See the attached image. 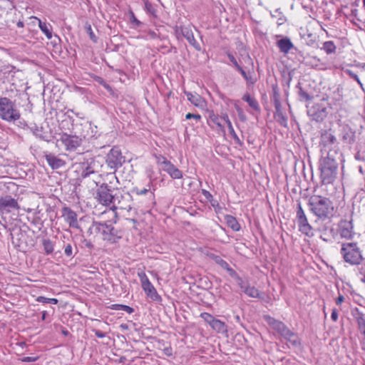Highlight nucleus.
<instances>
[{
    "label": "nucleus",
    "instance_id": "obj_1",
    "mask_svg": "<svg viewBox=\"0 0 365 365\" xmlns=\"http://www.w3.org/2000/svg\"><path fill=\"white\" fill-rule=\"evenodd\" d=\"M300 100L306 101L307 115L312 120L322 122L327 116L326 105L331 106L329 97L327 93H319V95H311L314 93H299Z\"/></svg>",
    "mask_w": 365,
    "mask_h": 365
},
{
    "label": "nucleus",
    "instance_id": "obj_2",
    "mask_svg": "<svg viewBox=\"0 0 365 365\" xmlns=\"http://www.w3.org/2000/svg\"><path fill=\"white\" fill-rule=\"evenodd\" d=\"M88 234L98 237L108 244H115L123 237V232L116 229L110 221H93L88 230Z\"/></svg>",
    "mask_w": 365,
    "mask_h": 365
},
{
    "label": "nucleus",
    "instance_id": "obj_3",
    "mask_svg": "<svg viewBox=\"0 0 365 365\" xmlns=\"http://www.w3.org/2000/svg\"><path fill=\"white\" fill-rule=\"evenodd\" d=\"M308 205L311 212L319 220H326L334 215L333 203L328 197L312 195L309 199Z\"/></svg>",
    "mask_w": 365,
    "mask_h": 365
},
{
    "label": "nucleus",
    "instance_id": "obj_4",
    "mask_svg": "<svg viewBox=\"0 0 365 365\" xmlns=\"http://www.w3.org/2000/svg\"><path fill=\"white\" fill-rule=\"evenodd\" d=\"M339 163L331 152L322 157L319 162L320 178L323 185L332 184L337 178Z\"/></svg>",
    "mask_w": 365,
    "mask_h": 365
},
{
    "label": "nucleus",
    "instance_id": "obj_5",
    "mask_svg": "<svg viewBox=\"0 0 365 365\" xmlns=\"http://www.w3.org/2000/svg\"><path fill=\"white\" fill-rule=\"evenodd\" d=\"M340 254L344 261L352 266L360 265L365 259L362 250L356 242L342 243Z\"/></svg>",
    "mask_w": 365,
    "mask_h": 365
},
{
    "label": "nucleus",
    "instance_id": "obj_6",
    "mask_svg": "<svg viewBox=\"0 0 365 365\" xmlns=\"http://www.w3.org/2000/svg\"><path fill=\"white\" fill-rule=\"evenodd\" d=\"M81 171V178H86L91 175L97 174L103 166L101 162L96 157L84 155L77 163Z\"/></svg>",
    "mask_w": 365,
    "mask_h": 365
},
{
    "label": "nucleus",
    "instance_id": "obj_7",
    "mask_svg": "<svg viewBox=\"0 0 365 365\" xmlns=\"http://www.w3.org/2000/svg\"><path fill=\"white\" fill-rule=\"evenodd\" d=\"M0 117L7 121H14L20 118L19 111L14 108L13 103L7 98H0Z\"/></svg>",
    "mask_w": 365,
    "mask_h": 365
},
{
    "label": "nucleus",
    "instance_id": "obj_8",
    "mask_svg": "<svg viewBox=\"0 0 365 365\" xmlns=\"http://www.w3.org/2000/svg\"><path fill=\"white\" fill-rule=\"evenodd\" d=\"M113 190L106 183H103L96 190L95 198L103 205H113L115 202V193H113Z\"/></svg>",
    "mask_w": 365,
    "mask_h": 365
},
{
    "label": "nucleus",
    "instance_id": "obj_9",
    "mask_svg": "<svg viewBox=\"0 0 365 365\" xmlns=\"http://www.w3.org/2000/svg\"><path fill=\"white\" fill-rule=\"evenodd\" d=\"M125 157L122 155L121 150L118 147L114 146L106 157V163L108 168L114 172L121 167L125 163Z\"/></svg>",
    "mask_w": 365,
    "mask_h": 365
},
{
    "label": "nucleus",
    "instance_id": "obj_10",
    "mask_svg": "<svg viewBox=\"0 0 365 365\" xmlns=\"http://www.w3.org/2000/svg\"><path fill=\"white\" fill-rule=\"evenodd\" d=\"M296 218L299 227V230L304 235L308 237H312L314 235L312 232L313 228L311 225L309 223L307 217L304 213V210L301 205L300 202L297 203V211H296Z\"/></svg>",
    "mask_w": 365,
    "mask_h": 365
},
{
    "label": "nucleus",
    "instance_id": "obj_11",
    "mask_svg": "<svg viewBox=\"0 0 365 365\" xmlns=\"http://www.w3.org/2000/svg\"><path fill=\"white\" fill-rule=\"evenodd\" d=\"M353 211H350V215L348 217L345 216L346 218H343L339 222V232L341 238L351 240L355 235L353 225Z\"/></svg>",
    "mask_w": 365,
    "mask_h": 365
},
{
    "label": "nucleus",
    "instance_id": "obj_12",
    "mask_svg": "<svg viewBox=\"0 0 365 365\" xmlns=\"http://www.w3.org/2000/svg\"><path fill=\"white\" fill-rule=\"evenodd\" d=\"M115 209L125 210L130 211L133 207V197L130 192H115V202L113 203Z\"/></svg>",
    "mask_w": 365,
    "mask_h": 365
},
{
    "label": "nucleus",
    "instance_id": "obj_13",
    "mask_svg": "<svg viewBox=\"0 0 365 365\" xmlns=\"http://www.w3.org/2000/svg\"><path fill=\"white\" fill-rule=\"evenodd\" d=\"M11 242L19 250L26 249L29 247L27 242L28 235L20 227H14L11 231Z\"/></svg>",
    "mask_w": 365,
    "mask_h": 365
},
{
    "label": "nucleus",
    "instance_id": "obj_14",
    "mask_svg": "<svg viewBox=\"0 0 365 365\" xmlns=\"http://www.w3.org/2000/svg\"><path fill=\"white\" fill-rule=\"evenodd\" d=\"M83 138L81 135L78 136L64 133L61 135L60 140L64 145L67 151L72 152L76 151L81 145Z\"/></svg>",
    "mask_w": 365,
    "mask_h": 365
},
{
    "label": "nucleus",
    "instance_id": "obj_15",
    "mask_svg": "<svg viewBox=\"0 0 365 365\" xmlns=\"http://www.w3.org/2000/svg\"><path fill=\"white\" fill-rule=\"evenodd\" d=\"M138 276L140 279L142 288L145 292L147 297H150L152 300L155 302L161 301V297L158 294L155 288L150 282L145 273H139Z\"/></svg>",
    "mask_w": 365,
    "mask_h": 365
},
{
    "label": "nucleus",
    "instance_id": "obj_16",
    "mask_svg": "<svg viewBox=\"0 0 365 365\" xmlns=\"http://www.w3.org/2000/svg\"><path fill=\"white\" fill-rule=\"evenodd\" d=\"M19 209L20 206L16 199L9 195L0 197V215L9 214Z\"/></svg>",
    "mask_w": 365,
    "mask_h": 365
},
{
    "label": "nucleus",
    "instance_id": "obj_17",
    "mask_svg": "<svg viewBox=\"0 0 365 365\" xmlns=\"http://www.w3.org/2000/svg\"><path fill=\"white\" fill-rule=\"evenodd\" d=\"M340 133L341 141L346 145H352L356 141V132L347 124L340 125Z\"/></svg>",
    "mask_w": 365,
    "mask_h": 365
},
{
    "label": "nucleus",
    "instance_id": "obj_18",
    "mask_svg": "<svg viewBox=\"0 0 365 365\" xmlns=\"http://www.w3.org/2000/svg\"><path fill=\"white\" fill-rule=\"evenodd\" d=\"M265 319L268 324L277 331V333H279L282 337L284 338L285 336L290 335L292 330H290L283 322L269 316L266 317Z\"/></svg>",
    "mask_w": 365,
    "mask_h": 365
},
{
    "label": "nucleus",
    "instance_id": "obj_19",
    "mask_svg": "<svg viewBox=\"0 0 365 365\" xmlns=\"http://www.w3.org/2000/svg\"><path fill=\"white\" fill-rule=\"evenodd\" d=\"M163 160L160 163L163 165V170L167 172L173 179H181L182 173L176 168L170 160L162 157Z\"/></svg>",
    "mask_w": 365,
    "mask_h": 365
},
{
    "label": "nucleus",
    "instance_id": "obj_20",
    "mask_svg": "<svg viewBox=\"0 0 365 365\" xmlns=\"http://www.w3.org/2000/svg\"><path fill=\"white\" fill-rule=\"evenodd\" d=\"M79 126L81 127L82 131L81 132V135L83 139H96L100 135V134L98 133L97 126L93 125L90 122H84L83 123H81Z\"/></svg>",
    "mask_w": 365,
    "mask_h": 365
},
{
    "label": "nucleus",
    "instance_id": "obj_21",
    "mask_svg": "<svg viewBox=\"0 0 365 365\" xmlns=\"http://www.w3.org/2000/svg\"><path fill=\"white\" fill-rule=\"evenodd\" d=\"M62 217L71 227L78 228L77 220L78 215L75 211L68 207H64L62 209Z\"/></svg>",
    "mask_w": 365,
    "mask_h": 365
},
{
    "label": "nucleus",
    "instance_id": "obj_22",
    "mask_svg": "<svg viewBox=\"0 0 365 365\" xmlns=\"http://www.w3.org/2000/svg\"><path fill=\"white\" fill-rule=\"evenodd\" d=\"M187 100L195 106L204 109L207 107V102L205 98L202 97L198 93H186Z\"/></svg>",
    "mask_w": 365,
    "mask_h": 365
},
{
    "label": "nucleus",
    "instance_id": "obj_23",
    "mask_svg": "<svg viewBox=\"0 0 365 365\" xmlns=\"http://www.w3.org/2000/svg\"><path fill=\"white\" fill-rule=\"evenodd\" d=\"M44 157L48 165L53 170L61 168L66 165V162L63 160L56 157L53 153H46Z\"/></svg>",
    "mask_w": 365,
    "mask_h": 365
},
{
    "label": "nucleus",
    "instance_id": "obj_24",
    "mask_svg": "<svg viewBox=\"0 0 365 365\" xmlns=\"http://www.w3.org/2000/svg\"><path fill=\"white\" fill-rule=\"evenodd\" d=\"M181 34L197 51H200L201 47L195 40L192 30L189 27L182 26L180 28Z\"/></svg>",
    "mask_w": 365,
    "mask_h": 365
},
{
    "label": "nucleus",
    "instance_id": "obj_25",
    "mask_svg": "<svg viewBox=\"0 0 365 365\" xmlns=\"http://www.w3.org/2000/svg\"><path fill=\"white\" fill-rule=\"evenodd\" d=\"M336 141V138L334 135L331 133V129L322 130L320 135V143L322 145L327 147L334 144Z\"/></svg>",
    "mask_w": 365,
    "mask_h": 365
},
{
    "label": "nucleus",
    "instance_id": "obj_26",
    "mask_svg": "<svg viewBox=\"0 0 365 365\" xmlns=\"http://www.w3.org/2000/svg\"><path fill=\"white\" fill-rule=\"evenodd\" d=\"M352 316L356 322L360 332L365 330V316L359 308H354L351 312Z\"/></svg>",
    "mask_w": 365,
    "mask_h": 365
},
{
    "label": "nucleus",
    "instance_id": "obj_27",
    "mask_svg": "<svg viewBox=\"0 0 365 365\" xmlns=\"http://www.w3.org/2000/svg\"><path fill=\"white\" fill-rule=\"evenodd\" d=\"M34 135L36 137L46 141L49 142L51 140V133L43 129L42 126H38L34 125V126L30 128Z\"/></svg>",
    "mask_w": 365,
    "mask_h": 365
},
{
    "label": "nucleus",
    "instance_id": "obj_28",
    "mask_svg": "<svg viewBox=\"0 0 365 365\" xmlns=\"http://www.w3.org/2000/svg\"><path fill=\"white\" fill-rule=\"evenodd\" d=\"M43 101H48L52 109H57L58 107L60 96L56 93H42Z\"/></svg>",
    "mask_w": 365,
    "mask_h": 365
},
{
    "label": "nucleus",
    "instance_id": "obj_29",
    "mask_svg": "<svg viewBox=\"0 0 365 365\" xmlns=\"http://www.w3.org/2000/svg\"><path fill=\"white\" fill-rule=\"evenodd\" d=\"M242 99L248 103L249 106L250 107V108L253 110V111L260 113V106L259 105L258 101L256 100L255 97L252 96L249 93H247L243 96Z\"/></svg>",
    "mask_w": 365,
    "mask_h": 365
},
{
    "label": "nucleus",
    "instance_id": "obj_30",
    "mask_svg": "<svg viewBox=\"0 0 365 365\" xmlns=\"http://www.w3.org/2000/svg\"><path fill=\"white\" fill-rule=\"evenodd\" d=\"M277 44L280 51L284 53H289V51L294 47L293 43L288 38H284L279 40Z\"/></svg>",
    "mask_w": 365,
    "mask_h": 365
},
{
    "label": "nucleus",
    "instance_id": "obj_31",
    "mask_svg": "<svg viewBox=\"0 0 365 365\" xmlns=\"http://www.w3.org/2000/svg\"><path fill=\"white\" fill-rule=\"evenodd\" d=\"M207 256L212 259L217 264L220 266L221 268L225 269L227 273L229 272V270H231L232 268L230 267L229 264L222 259L219 255H216L213 253H209Z\"/></svg>",
    "mask_w": 365,
    "mask_h": 365
},
{
    "label": "nucleus",
    "instance_id": "obj_32",
    "mask_svg": "<svg viewBox=\"0 0 365 365\" xmlns=\"http://www.w3.org/2000/svg\"><path fill=\"white\" fill-rule=\"evenodd\" d=\"M225 220L226 223L229 227H230L233 231H239L241 228V226L237 219L230 215H226L225 216Z\"/></svg>",
    "mask_w": 365,
    "mask_h": 365
},
{
    "label": "nucleus",
    "instance_id": "obj_33",
    "mask_svg": "<svg viewBox=\"0 0 365 365\" xmlns=\"http://www.w3.org/2000/svg\"><path fill=\"white\" fill-rule=\"evenodd\" d=\"M38 21V26L41 31L46 35L48 39H51L52 38V26L50 24L42 21L39 19Z\"/></svg>",
    "mask_w": 365,
    "mask_h": 365
},
{
    "label": "nucleus",
    "instance_id": "obj_34",
    "mask_svg": "<svg viewBox=\"0 0 365 365\" xmlns=\"http://www.w3.org/2000/svg\"><path fill=\"white\" fill-rule=\"evenodd\" d=\"M228 274L232 279L236 281L237 285L240 287L242 291H243L245 287H246L249 284L248 282H245L233 269L229 270Z\"/></svg>",
    "mask_w": 365,
    "mask_h": 365
},
{
    "label": "nucleus",
    "instance_id": "obj_35",
    "mask_svg": "<svg viewBox=\"0 0 365 365\" xmlns=\"http://www.w3.org/2000/svg\"><path fill=\"white\" fill-rule=\"evenodd\" d=\"M210 327L218 333L225 334L227 332V325L220 319H215Z\"/></svg>",
    "mask_w": 365,
    "mask_h": 365
},
{
    "label": "nucleus",
    "instance_id": "obj_36",
    "mask_svg": "<svg viewBox=\"0 0 365 365\" xmlns=\"http://www.w3.org/2000/svg\"><path fill=\"white\" fill-rule=\"evenodd\" d=\"M245 294L253 298H260V292L255 287H250L248 284L242 291Z\"/></svg>",
    "mask_w": 365,
    "mask_h": 365
},
{
    "label": "nucleus",
    "instance_id": "obj_37",
    "mask_svg": "<svg viewBox=\"0 0 365 365\" xmlns=\"http://www.w3.org/2000/svg\"><path fill=\"white\" fill-rule=\"evenodd\" d=\"M327 54H331L335 53L336 47L332 41H328L323 43L322 48Z\"/></svg>",
    "mask_w": 365,
    "mask_h": 365
},
{
    "label": "nucleus",
    "instance_id": "obj_38",
    "mask_svg": "<svg viewBox=\"0 0 365 365\" xmlns=\"http://www.w3.org/2000/svg\"><path fill=\"white\" fill-rule=\"evenodd\" d=\"M110 308L113 310H122L126 312L128 314H132L134 312V309L130 306L120 304H112Z\"/></svg>",
    "mask_w": 365,
    "mask_h": 365
},
{
    "label": "nucleus",
    "instance_id": "obj_39",
    "mask_svg": "<svg viewBox=\"0 0 365 365\" xmlns=\"http://www.w3.org/2000/svg\"><path fill=\"white\" fill-rule=\"evenodd\" d=\"M284 339L291 343L294 346H298L301 344L297 334L292 331H291L290 335L285 336Z\"/></svg>",
    "mask_w": 365,
    "mask_h": 365
},
{
    "label": "nucleus",
    "instance_id": "obj_40",
    "mask_svg": "<svg viewBox=\"0 0 365 365\" xmlns=\"http://www.w3.org/2000/svg\"><path fill=\"white\" fill-rule=\"evenodd\" d=\"M42 245L46 255H50L53 252V244L50 239H43Z\"/></svg>",
    "mask_w": 365,
    "mask_h": 365
},
{
    "label": "nucleus",
    "instance_id": "obj_41",
    "mask_svg": "<svg viewBox=\"0 0 365 365\" xmlns=\"http://www.w3.org/2000/svg\"><path fill=\"white\" fill-rule=\"evenodd\" d=\"M274 118L280 125L284 128L287 127V117L284 113L274 114Z\"/></svg>",
    "mask_w": 365,
    "mask_h": 365
},
{
    "label": "nucleus",
    "instance_id": "obj_42",
    "mask_svg": "<svg viewBox=\"0 0 365 365\" xmlns=\"http://www.w3.org/2000/svg\"><path fill=\"white\" fill-rule=\"evenodd\" d=\"M210 120L216 125L219 129L222 131L223 133L225 132L224 125H222L221 120L220 117L217 115H215L214 113H212L210 115Z\"/></svg>",
    "mask_w": 365,
    "mask_h": 365
},
{
    "label": "nucleus",
    "instance_id": "obj_43",
    "mask_svg": "<svg viewBox=\"0 0 365 365\" xmlns=\"http://www.w3.org/2000/svg\"><path fill=\"white\" fill-rule=\"evenodd\" d=\"M272 99L273 101L274 108L280 107L284 100L283 98L281 96L280 93H273Z\"/></svg>",
    "mask_w": 365,
    "mask_h": 365
},
{
    "label": "nucleus",
    "instance_id": "obj_44",
    "mask_svg": "<svg viewBox=\"0 0 365 365\" xmlns=\"http://www.w3.org/2000/svg\"><path fill=\"white\" fill-rule=\"evenodd\" d=\"M36 300L38 302H41V303H44V304L51 303V304H56L58 302V300L57 299H55V298H47V297H43V296L38 297Z\"/></svg>",
    "mask_w": 365,
    "mask_h": 365
},
{
    "label": "nucleus",
    "instance_id": "obj_45",
    "mask_svg": "<svg viewBox=\"0 0 365 365\" xmlns=\"http://www.w3.org/2000/svg\"><path fill=\"white\" fill-rule=\"evenodd\" d=\"M40 213H41V210H38V207H37V210L36 212H35V216L34 217L31 222L36 225H43V220H41V217L40 216Z\"/></svg>",
    "mask_w": 365,
    "mask_h": 365
},
{
    "label": "nucleus",
    "instance_id": "obj_46",
    "mask_svg": "<svg viewBox=\"0 0 365 365\" xmlns=\"http://www.w3.org/2000/svg\"><path fill=\"white\" fill-rule=\"evenodd\" d=\"M235 108L236 109V111H237V115H238V118L240 120V121L242 122H245L247 120V116L245 114L242 108H240L239 106L237 105H235Z\"/></svg>",
    "mask_w": 365,
    "mask_h": 365
},
{
    "label": "nucleus",
    "instance_id": "obj_47",
    "mask_svg": "<svg viewBox=\"0 0 365 365\" xmlns=\"http://www.w3.org/2000/svg\"><path fill=\"white\" fill-rule=\"evenodd\" d=\"M200 317L203 319L207 323H208L210 326L215 319V318L209 313L203 312L200 314Z\"/></svg>",
    "mask_w": 365,
    "mask_h": 365
},
{
    "label": "nucleus",
    "instance_id": "obj_48",
    "mask_svg": "<svg viewBox=\"0 0 365 365\" xmlns=\"http://www.w3.org/2000/svg\"><path fill=\"white\" fill-rule=\"evenodd\" d=\"M307 65H310L312 66H319V67L322 65L321 63L320 59L317 58L316 57H310L307 59Z\"/></svg>",
    "mask_w": 365,
    "mask_h": 365
},
{
    "label": "nucleus",
    "instance_id": "obj_49",
    "mask_svg": "<svg viewBox=\"0 0 365 365\" xmlns=\"http://www.w3.org/2000/svg\"><path fill=\"white\" fill-rule=\"evenodd\" d=\"M241 74L243 76V77L246 79V81L249 83H253V79L252 78L250 72H246L241 66H240V68H237Z\"/></svg>",
    "mask_w": 365,
    "mask_h": 365
},
{
    "label": "nucleus",
    "instance_id": "obj_50",
    "mask_svg": "<svg viewBox=\"0 0 365 365\" xmlns=\"http://www.w3.org/2000/svg\"><path fill=\"white\" fill-rule=\"evenodd\" d=\"M148 187H150L148 185ZM150 187L148 188H143V189H139L138 187H133L132 190H131V192L133 194H135L137 195H145L147 194L148 192H150Z\"/></svg>",
    "mask_w": 365,
    "mask_h": 365
},
{
    "label": "nucleus",
    "instance_id": "obj_51",
    "mask_svg": "<svg viewBox=\"0 0 365 365\" xmlns=\"http://www.w3.org/2000/svg\"><path fill=\"white\" fill-rule=\"evenodd\" d=\"M202 117L200 114L197 113H188L185 115V119L186 120H191L193 119L197 123L198 121H200Z\"/></svg>",
    "mask_w": 365,
    "mask_h": 365
},
{
    "label": "nucleus",
    "instance_id": "obj_52",
    "mask_svg": "<svg viewBox=\"0 0 365 365\" xmlns=\"http://www.w3.org/2000/svg\"><path fill=\"white\" fill-rule=\"evenodd\" d=\"M344 73H346L351 78H352L354 80H356L358 82V83L360 84L361 88L364 90L362 84H361V83L360 82V81H359V79L358 78V76L354 71H352L351 70H349V69H346V70L344 71Z\"/></svg>",
    "mask_w": 365,
    "mask_h": 365
},
{
    "label": "nucleus",
    "instance_id": "obj_53",
    "mask_svg": "<svg viewBox=\"0 0 365 365\" xmlns=\"http://www.w3.org/2000/svg\"><path fill=\"white\" fill-rule=\"evenodd\" d=\"M229 133L232 136V138H234V140H235V142L239 144V145H241L242 143L240 142V140L239 138V137L237 136V135L236 134L235 130H234V128L232 125H229Z\"/></svg>",
    "mask_w": 365,
    "mask_h": 365
},
{
    "label": "nucleus",
    "instance_id": "obj_54",
    "mask_svg": "<svg viewBox=\"0 0 365 365\" xmlns=\"http://www.w3.org/2000/svg\"><path fill=\"white\" fill-rule=\"evenodd\" d=\"M86 31L88 33V34L89 35V37L93 41V42H96L97 41V37L96 36V35L94 34L93 31V29L91 28V25H88L86 27Z\"/></svg>",
    "mask_w": 365,
    "mask_h": 365
},
{
    "label": "nucleus",
    "instance_id": "obj_55",
    "mask_svg": "<svg viewBox=\"0 0 365 365\" xmlns=\"http://www.w3.org/2000/svg\"><path fill=\"white\" fill-rule=\"evenodd\" d=\"M64 253L68 257L73 256V247L71 244L64 245Z\"/></svg>",
    "mask_w": 365,
    "mask_h": 365
},
{
    "label": "nucleus",
    "instance_id": "obj_56",
    "mask_svg": "<svg viewBox=\"0 0 365 365\" xmlns=\"http://www.w3.org/2000/svg\"><path fill=\"white\" fill-rule=\"evenodd\" d=\"M227 57H228L229 60L233 63V65L235 66V67L236 68H240V66L238 64L237 60L235 59V58L234 57V56L232 54L228 53Z\"/></svg>",
    "mask_w": 365,
    "mask_h": 365
},
{
    "label": "nucleus",
    "instance_id": "obj_57",
    "mask_svg": "<svg viewBox=\"0 0 365 365\" xmlns=\"http://www.w3.org/2000/svg\"><path fill=\"white\" fill-rule=\"evenodd\" d=\"M202 194L204 195V197L208 200V201H212L213 200V197L212 195H211V193L206 190H204L202 189Z\"/></svg>",
    "mask_w": 365,
    "mask_h": 365
},
{
    "label": "nucleus",
    "instance_id": "obj_58",
    "mask_svg": "<svg viewBox=\"0 0 365 365\" xmlns=\"http://www.w3.org/2000/svg\"><path fill=\"white\" fill-rule=\"evenodd\" d=\"M38 359V356H24L21 359L23 362H34Z\"/></svg>",
    "mask_w": 365,
    "mask_h": 365
},
{
    "label": "nucleus",
    "instance_id": "obj_59",
    "mask_svg": "<svg viewBox=\"0 0 365 365\" xmlns=\"http://www.w3.org/2000/svg\"><path fill=\"white\" fill-rule=\"evenodd\" d=\"M211 205L215 208V212H219L221 210V207L219 202L216 200H212L210 201Z\"/></svg>",
    "mask_w": 365,
    "mask_h": 365
},
{
    "label": "nucleus",
    "instance_id": "obj_60",
    "mask_svg": "<svg viewBox=\"0 0 365 365\" xmlns=\"http://www.w3.org/2000/svg\"><path fill=\"white\" fill-rule=\"evenodd\" d=\"M163 353L168 356H173V349L171 346H168V347H165L163 349Z\"/></svg>",
    "mask_w": 365,
    "mask_h": 365
},
{
    "label": "nucleus",
    "instance_id": "obj_61",
    "mask_svg": "<svg viewBox=\"0 0 365 365\" xmlns=\"http://www.w3.org/2000/svg\"><path fill=\"white\" fill-rule=\"evenodd\" d=\"M82 243H83V245L86 247H87V248H88L90 250L93 248V243L90 240H88L85 239V240H83Z\"/></svg>",
    "mask_w": 365,
    "mask_h": 365
},
{
    "label": "nucleus",
    "instance_id": "obj_62",
    "mask_svg": "<svg viewBox=\"0 0 365 365\" xmlns=\"http://www.w3.org/2000/svg\"><path fill=\"white\" fill-rule=\"evenodd\" d=\"M338 312L336 309H333L331 314V318L334 322H336L338 319Z\"/></svg>",
    "mask_w": 365,
    "mask_h": 365
},
{
    "label": "nucleus",
    "instance_id": "obj_63",
    "mask_svg": "<svg viewBox=\"0 0 365 365\" xmlns=\"http://www.w3.org/2000/svg\"><path fill=\"white\" fill-rule=\"evenodd\" d=\"M94 333H95V335L98 337V338H103L106 336V333L101 331V330H98V329H94L93 330Z\"/></svg>",
    "mask_w": 365,
    "mask_h": 365
},
{
    "label": "nucleus",
    "instance_id": "obj_64",
    "mask_svg": "<svg viewBox=\"0 0 365 365\" xmlns=\"http://www.w3.org/2000/svg\"><path fill=\"white\" fill-rule=\"evenodd\" d=\"M359 272L361 276H363V277L361 278V282L365 283V267H361V268H359Z\"/></svg>",
    "mask_w": 365,
    "mask_h": 365
}]
</instances>
